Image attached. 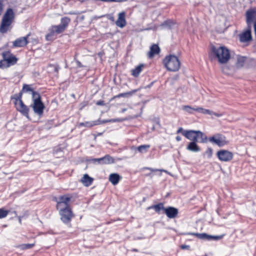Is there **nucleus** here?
Returning <instances> with one entry per match:
<instances>
[{
	"mask_svg": "<svg viewBox=\"0 0 256 256\" xmlns=\"http://www.w3.org/2000/svg\"><path fill=\"white\" fill-rule=\"evenodd\" d=\"M245 58L244 57H238L236 62L237 66L238 67L242 66L244 62H245Z\"/></svg>",
	"mask_w": 256,
	"mask_h": 256,
	"instance_id": "obj_33",
	"label": "nucleus"
},
{
	"mask_svg": "<svg viewBox=\"0 0 256 256\" xmlns=\"http://www.w3.org/2000/svg\"><path fill=\"white\" fill-rule=\"evenodd\" d=\"M163 63L169 71L176 72L180 68V62L178 57L174 55H170L165 58Z\"/></svg>",
	"mask_w": 256,
	"mask_h": 256,
	"instance_id": "obj_3",
	"label": "nucleus"
},
{
	"mask_svg": "<svg viewBox=\"0 0 256 256\" xmlns=\"http://www.w3.org/2000/svg\"><path fill=\"white\" fill-rule=\"evenodd\" d=\"M184 235H190L196 236L198 238L201 240H210V238H211V235L208 234L206 233H196V232H185L183 234Z\"/></svg>",
	"mask_w": 256,
	"mask_h": 256,
	"instance_id": "obj_16",
	"label": "nucleus"
},
{
	"mask_svg": "<svg viewBox=\"0 0 256 256\" xmlns=\"http://www.w3.org/2000/svg\"><path fill=\"white\" fill-rule=\"evenodd\" d=\"M181 134L188 140H190L186 146V150L190 152H198L201 150L200 147L198 145V142L206 143L208 136L206 135L199 130H185L182 127L178 128L176 134Z\"/></svg>",
	"mask_w": 256,
	"mask_h": 256,
	"instance_id": "obj_1",
	"label": "nucleus"
},
{
	"mask_svg": "<svg viewBox=\"0 0 256 256\" xmlns=\"http://www.w3.org/2000/svg\"><path fill=\"white\" fill-rule=\"evenodd\" d=\"M199 107H196V108H193L190 106L186 105V106H183L182 109L186 111V112H188V114H192L194 113V111L197 112L196 109L198 108Z\"/></svg>",
	"mask_w": 256,
	"mask_h": 256,
	"instance_id": "obj_26",
	"label": "nucleus"
},
{
	"mask_svg": "<svg viewBox=\"0 0 256 256\" xmlns=\"http://www.w3.org/2000/svg\"><path fill=\"white\" fill-rule=\"evenodd\" d=\"M126 108H122L121 110H120V112L121 113H124V112L126 111Z\"/></svg>",
	"mask_w": 256,
	"mask_h": 256,
	"instance_id": "obj_51",
	"label": "nucleus"
},
{
	"mask_svg": "<svg viewBox=\"0 0 256 256\" xmlns=\"http://www.w3.org/2000/svg\"><path fill=\"white\" fill-rule=\"evenodd\" d=\"M224 236V234H222L220 236H212L211 238H210V240H220L222 239Z\"/></svg>",
	"mask_w": 256,
	"mask_h": 256,
	"instance_id": "obj_35",
	"label": "nucleus"
},
{
	"mask_svg": "<svg viewBox=\"0 0 256 256\" xmlns=\"http://www.w3.org/2000/svg\"><path fill=\"white\" fill-rule=\"evenodd\" d=\"M70 22V19L68 18H64L62 19V24L66 28L68 24Z\"/></svg>",
	"mask_w": 256,
	"mask_h": 256,
	"instance_id": "obj_34",
	"label": "nucleus"
},
{
	"mask_svg": "<svg viewBox=\"0 0 256 256\" xmlns=\"http://www.w3.org/2000/svg\"><path fill=\"white\" fill-rule=\"evenodd\" d=\"M127 120L126 118H112V119H108L102 120V122L104 124L108 123V122H122Z\"/></svg>",
	"mask_w": 256,
	"mask_h": 256,
	"instance_id": "obj_27",
	"label": "nucleus"
},
{
	"mask_svg": "<svg viewBox=\"0 0 256 256\" xmlns=\"http://www.w3.org/2000/svg\"><path fill=\"white\" fill-rule=\"evenodd\" d=\"M197 112L203 114H208L209 115L212 116L213 112L208 109H204L202 108H200L196 109Z\"/></svg>",
	"mask_w": 256,
	"mask_h": 256,
	"instance_id": "obj_30",
	"label": "nucleus"
},
{
	"mask_svg": "<svg viewBox=\"0 0 256 256\" xmlns=\"http://www.w3.org/2000/svg\"><path fill=\"white\" fill-rule=\"evenodd\" d=\"M76 62L77 64V66L78 67L81 68L82 66V65L81 64V63L78 60H76Z\"/></svg>",
	"mask_w": 256,
	"mask_h": 256,
	"instance_id": "obj_47",
	"label": "nucleus"
},
{
	"mask_svg": "<svg viewBox=\"0 0 256 256\" xmlns=\"http://www.w3.org/2000/svg\"><path fill=\"white\" fill-rule=\"evenodd\" d=\"M95 124H96V123L94 124L93 121L85 122H80L78 126L79 127L85 126L86 128H91L93 126H94Z\"/></svg>",
	"mask_w": 256,
	"mask_h": 256,
	"instance_id": "obj_29",
	"label": "nucleus"
},
{
	"mask_svg": "<svg viewBox=\"0 0 256 256\" xmlns=\"http://www.w3.org/2000/svg\"><path fill=\"white\" fill-rule=\"evenodd\" d=\"M65 29L66 28H64V26H63L62 24H60L58 26H52L50 30H52V33H54V34H58L63 32Z\"/></svg>",
	"mask_w": 256,
	"mask_h": 256,
	"instance_id": "obj_22",
	"label": "nucleus"
},
{
	"mask_svg": "<svg viewBox=\"0 0 256 256\" xmlns=\"http://www.w3.org/2000/svg\"><path fill=\"white\" fill-rule=\"evenodd\" d=\"M126 14L122 12L118 14V18L116 22V24L121 28H124L126 25Z\"/></svg>",
	"mask_w": 256,
	"mask_h": 256,
	"instance_id": "obj_15",
	"label": "nucleus"
},
{
	"mask_svg": "<svg viewBox=\"0 0 256 256\" xmlns=\"http://www.w3.org/2000/svg\"><path fill=\"white\" fill-rule=\"evenodd\" d=\"M32 103L30 107L32 108L36 115L41 117L44 114L45 105L42 101L41 97H32Z\"/></svg>",
	"mask_w": 256,
	"mask_h": 256,
	"instance_id": "obj_6",
	"label": "nucleus"
},
{
	"mask_svg": "<svg viewBox=\"0 0 256 256\" xmlns=\"http://www.w3.org/2000/svg\"><path fill=\"white\" fill-rule=\"evenodd\" d=\"M160 48L157 44H154L150 48V50L148 54V57L152 58L155 54H158Z\"/></svg>",
	"mask_w": 256,
	"mask_h": 256,
	"instance_id": "obj_17",
	"label": "nucleus"
},
{
	"mask_svg": "<svg viewBox=\"0 0 256 256\" xmlns=\"http://www.w3.org/2000/svg\"><path fill=\"white\" fill-rule=\"evenodd\" d=\"M19 222H21V220H20V218H19Z\"/></svg>",
	"mask_w": 256,
	"mask_h": 256,
	"instance_id": "obj_55",
	"label": "nucleus"
},
{
	"mask_svg": "<svg viewBox=\"0 0 256 256\" xmlns=\"http://www.w3.org/2000/svg\"><path fill=\"white\" fill-rule=\"evenodd\" d=\"M72 198V196L69 194H64L60 196L58 198V200L57 201L56 208H62V207H70V202Z\"/></svg>",
	"mask_w": 256,
	"mask_h": 256,
	"instance_id": "obj_10",
	"label": "nucleus"
},
{
	"mask_svg": "<svg viewBox=\"0 0 256 256\" xmlns=\"http://www.w3.org/2000/svg\"><path fill=\"white\" fill-rule=\"evenodd\" d=\"M166 208L164 206V204L162 202H160L156 204H154L146 208L147 210H150L151 209H153L154 210L156 213L158 214H161V211L162 210L164 212V210H166Z\"/></svg>",
	"mask_w": 256,
	"mask_h": 256,
	"instance_id": "obj_14",
	"label": "nucleus"
},
{
	"mask_svg": "<svg viewBox=\"0 0 256 256\" xmlns=\"http://www.w3.org/2000/svg\"><path fill=\"white\" fill-rule=\"evenodd\" d=\"M256 15V13L254 11H248L246 13V22L248 24H250Z\"/></svg>",
	"mask_w": 256,
	"mask_h": 256,
	"instance_id": "obj_24",
	"label": "nucleus"
},
{
	"mask_svg": "<svg viewBox=\"0 0 256 256\" xmlns=\"http://www.w3.org/2000/svg\"><path fill=\"white\" fill-rule=\"evenodd\" d=\"M176 141L178 142H180L182 140V138L179 136H177L176 137Z\"/></svg>",
	"mask_w": 256,
	"mask_h": 256,
	"instance_id": "obj_46",
	"label": "nucleus"
},
{
	"mask_svg": "<svg viewBox=\"0 0 256 256\" xmlns=\"http://www.w3.org/2000/svg\"><path fill=\"white\" fill-rule=\"evenodd\" d=\"M118 96H124V94H118Z\"/></svg>",
	"mask_w": 256,
	"mask_h": 256,
	"instance_id": "obj_52",
	"label": "nucleus"
},
{
	"mask_svg": "<svg viewBox=\"0 0 256 256\" xmlns=\"http://www.w3.org/2000/svg\"><path fill=\"white\" fill-rule=\"evenodd\" d=\"M34 244H24L23 246H24V248L30 249V248H32L34 246Z\"/></svg>",
	"mask_w": 256,
	"mask_h": 256,
	"instance_id": "obj_40",
	"label": "nucleus"
},
{
	"mask_svg": "<svg viewBox=\"0 0 256 256\" xmlns=\"http://www.w3.org/2000/svg\"><path fill=\"white\" fill-rule=\"evenodd\" d=\"M14 18V14L11 8L8 9L3 16L0 26V32L2 33H6L7 32L12 23Z\"/></svg>",
	"mask_w": 256,
	"mask_h": 256,
	"instance_id": "obj_4",
	"label": "nucleus"
},
{
	"mask_svg": "<svg viewBox=\"0 0 256 256\" xmlns=\"http://www.w3.org/2000/svg\"><path fill=\"white\" fill-rule=\"evenodd\" d=\"M150 148L149 144H144L138 146L137 150L140 153H145L148 152V149Z\"/></svg>",
	"mask_w": 256,
	"mask_h": 256,
	"instance_id": "obj_28",
	"label": "nucleus"
},
{
	"mask_svg": "<svg viewBox=\"0 0 256 256\" xmlns=\"http://www.w3.org/2000/svg\"><path fill=\"white\" fill-rule=\"evenodd\" d=\"M254 29L255 35L256 36V21L255 22L254 24Z\"/></svg>",
	"mask_w": 256,
	"mask_h": 256,
	"instance_id": "obj_50",
	"label": "nucleus"
},
{
	"mask_svg": "<svg viewBox=\"0 0 256 256\" xmlns=\"http://www.w3.org/2000/svg\"><path fill=\"white\" fill-rule=\"evenodd\" d=\"M212 51L220 64L226 63L230 58V50L224 46H212Z\"/></svg>",
	"mask_w": 256,
	"mask_h": 256,
	"instance_id": "obj_2",
	"label": "nucleus"
},
{
	"mask_svg": "<svg viewBox=\"0 0 256 256\" xmlns=\"http://www.w3.org/2000/svg\"><path fill=\"white\" fill-rule=\"evenodd\" d=\"M212 115H214L217 117H220L222 116V114L216 113L213 112Z\"/></svg>",
	"mask_w": 256,
	"mask_h": 256,
	"instance_id": "obj_45",
	"label": "nucleus"
},
{
	"mask_svg": "<svg viewBox=\"0 0 256 256\" xmlns=\"http://www.w3.org/2000/svg\"><path fill=\"white\" fill-rule=\"evenodd\" d=\"M134 251H136H136H137V250L136 249H134Z\"/></svg>",
	"mask_w": 256,
	"mask_h": 256,
	"instance_id": "obj_56",
	"label": "nucleus"
},
{
	"mask_svg": "<svg viewBox=\"0 0 256 256\" xmlns=\"http://www.w3.org/2000/svg\"><path fill=\"white\" fill-rule=\"evenodd\" d=\"M144 68V64H140L139 66H137L134 69L132 70V75L135 77L138 76Z\"/></svg>",
	"mask_w": 256,
	"mask_h": 256,
	"instance_id": "obj_25",
	"label": "nucleus"
},
{
	"mask_svg": "<svg viewBox=\"0 0 256 256\" xmlns=\"http://www.w3.org/2000/svg\"><path fill=\"white\" fill-rule=\"evenodd\" d=\"M216 156L221 162H228L233 158L232 152L225 150H220L217 152Z\"/></svg>",
	"mask_w": 256,
	"mask_h": 256,
	"instance_id": "obj_9",
	"label": "nucleus"
},
{
	"mask_svg": "<svg viewBox=\"0 0 256 256\" xmlns=\"http://www.w3.org/2000/svg\"><path fill=\"white\" fill-rule=\"evenodd\" d=\"M240 40L242 42H246L250 40H252L250 30H248L242 34H240Z\"/></svg>",
	"mask_w": 256,
	"mask_h": 256,
	"instance_id": "obj_18",
	"label": "nucleus"
},
{
	"mask_svg": "<svg viewBox=\"0 0 256 256\" xmlns=\"http://www.w3.org/2000/svg\"><path fill=\"white\" fill-rule=\"evenodd\" d=\"M206 153L208 158H211L212 154V149L210 148H208L206 150Z\"/></svg>",
	"mask_w": 256,
	"mask_h": 256,
	"instance_id": "obj_36",
	"label": "nucleus"
},
{
	"mask_svg": "<svg viewBox=\"0 0 256 256\" xmlns=\"http://www.w3.org/2000/svg\"><path fill=\"white\" fill-rule=\"evenodd\" d=\"M208 140L220 147L222 146L228 144L226 140V137L222 134H216L208 138Z\"/></svg>",
	"mask_w": 256,
	"mask_h": 256,
	"instance_id": "obj_8",
	"label": "nucleus"
},
{
	"mask_svg": "<svg viewBox=\"0 0 256 256\" xmlns=\"http://www.w3.org/2000/svg\"><path fill=\"white\" fill-rule=\"evenodd\" d=\"M102 134H103L102 132H99L97 136H102Z\"/></svg>",
	"mask_w": 256,
	"mask_h": 256,
	"instance_id": "obj_54",
	"label": "nucleus"
},
{
	"mask_svg": "<svg viewBox=\"0 0 256 256\" xmlns=\"http://www.w3.org/2000/svg\"><path fill=\"white\" fill-rule=\"evenodd\" d=\"M22 92H30L29 94H32V96H40L39 94L37 92H34L32 89V88L30 85H26V84L24 85L23 86Z\"/></svg>",
	"mask_w": 256,
	"mask_h": 256,
	"instance_id": "obj_23",
	"label": "nucleus"
},
{
	"mask_svg": "<svg viewBox=\"0 0 256 256\" xmlns=\"http://www.w3.org/2000/svg\"><path fill=\"white\" fill-rule=\"evenodd\" d=\"M172 22L170 21H166L161 24V26H167L169 28L172 24Z\"/></svg>",
	"mask_w": 256,
	"mask_h": 256,
	"instance_id": "obj_39",
	"label": "nucleus"
},
{
	"mask_svg": "<svg viewBox=\"0 0 256 256\" xmlns=\"http://www.w3.org/2000/svg\"><path fill=\"white\" fill-rule=\"evenodd\" d=\"M190 248V246L188 245L182 244L180 246V248L182 250L188 249V250Z\"/></svg>",
	"mask_w": 256,
	"mask_h": 256,
	"instance_id": "obj_43",
	"label": "nucleus"
},
{
	"mask_svg": "<svg viewBox=\"0 0 256 256\" xmlns=\"http://www.w3.org/2000/svg\"><path fill=\"white\" fill-rule=\"evenodd\" d=\"M29 36V34H28L26 36L22 37L16 40L13 42L14 46L22 47L26 46L28 43V38Z\"/></svg>",
	"mask_w": 256,
	"mask_h": 256,
	"instance_id": "obj_13",
	"label": "nucleus"
},
{
	"mask_svg": "<svg viewBox=\"0 0 256 256\" xmlns=\"http://www.w3.org/2000/svg\"><path fill=\"white\" fill-rule=\"evenodd\" d=\"M94 178L90 176L88 174H85L81 179V182L86 186H88L92 184Z\"/></svg>",
	"mask_w": 256,
	"mask_h": 256,
	"instance_id": "obj_20",
	"label": "nucleus"
},
{
	"mask_svg": "<svg viewBox=\"0 0 256 256\" xmlns=\"http://www.w3.org/2000/svg\"><path fill=\"white\" fill-rule=\"evenodd\" d=\"M96 104L98 106H104L105 104L104 102L102 100L97 101Z\"/></svg>",
	"mask_w": 256,
	"mask_h": 256,
	"instance_id": "obj_42",
	"label": "nucleus"
},
{
	"mask_svg": "<svg viewBox=\"0 0 256 256\" xmlns=\"http://www.w3.org/2000/svg\"><path fill=\"white\" fill-rule=\"evenodd\" d=\"M255 139L256 140V136L255 137Z\"/></svg>",
	"mask_w": 256,
	"mask_h": 256,
	"instance_id": "obj_57",
	"label": "nucleus"
},
{
	"mask_svg": "<svg viewBox=\"0 0 256 256\" xmlns=\"http://www.w3.org/2000/svg\"><path fill=\"white\" fill-rule=\"evenodd\" d=\"M122 177L116 173L111 174L109 176L110 182L114 186L117 184Z\"/></svg>",
	"mask_w": 256,
	"mask_h": 256,
	"instance_id": "obj_19",
	"label": "nucleus"
},
{
	"mask_svg": "<svg viewBox=\"0 0 256 256\" xmlns=\"http://www.w3.org/2000/svg\"><path fill=\"white\" fill-rule=\"evenodd\" d=\"M88 105L87 102H84L80 104V110H82L84 106Z\"/></svg>",
	"mask_w": 256,
	"mask_h": 256,
	"instance_id": "obj_44",
	"label": "nucleus"
},
{
	"mask_svg": "<svg viewBox=\"0 0 256 256\" xmlns=\"http://www.w3.org/2000/svg\"><path fill=\"white\" fill-rule=\"evenodd\" d=\"M164 214L169 218H174L178 214V210L175 207L169 206L164 210Z\"/></svg>",
	"mask_w": 256,
	"mask_h": 256,
	"instance_id": "obj_12",
	"label": "nucleus"
},
{
	"mask_svg": "<svg viewBox=\"0 0 256 256\" xmlns=\"http://www.w3.org/2000/svg\"><path fill=\"white\" fill-rule=\"evenodd\" d=\"M59 212L60 219L64 224H70L74 214L70 207H62V208H56Z\"/></svg>",
	"mask_w": 256,
	"mask_h": 256,
	"instance_id": "obj_5",
	"label": "nucleus"
},
{
	"mask_svg": "<svg viewBox=\"0 0 256 256\" xmlns=\"http://www.w3.org/2000/svg\"><path fill=\"white\" fill-rule=\"evenodd\" d=\"M2 10V4L0 2V14H1Z\"/></svg>",
	"mask_w": 256,
	"mask_h": 256,
	"instance_id": "obj_49",
	"label": "nucleus"
},
{
	"mask_svg": "<svg viewBox=\"0 0 256 256\" xmlns=\"http://www.w3.org/2000/svg\"><path fill=\"white\" fill-rule=\"evenodd\" d=\"M101 164H108L114 162V158L109 154H106L102 158Z\"/></svg>",
	"mask_w": 256,
	"mask_h": 256,
	"instance_id": "obj_21",
	"label": "nucleus"
},
{
	"mask_svg": "<svg viewBox=\"0 0 256 256\" xmlns=\"http://www.w3.org/2000/svg\"><path fill=\"white\" fill-rule=\"evenodd\" d=\"M95 124V126L99 125V124H104L103 122H102V120H101L100 118L93 121Z\"/></svg>",
	"mask_w": 256,
	"mask_h": 256,
	"instance_id": "obj_41",
	"label": "nucleus"
},
{
	"mask_svg": "<svg viewBox=\"0 0 256 256\" xmlns=\"http://www.w3.org/2000/svg\"><path fill=\"white\" fill-rule=\"evenodd\" d=\"M54 35V33H52V31L50 30V32L46 36V38L47 40H50L52 39V36Z\"/></svg>",
	"mask_w": 256,
	"mask_h": 256,
	"instance_id": "obj_38",
	"label": "nucleus"
},
{
	"mask_svg": "<svg viewBox=\"0 0 256 256\" xmlns=\"http://www.w3.org/2000/svg\"><path fill=\"white\" fill-rule=\"evenodd\" d=\"M4 62L3 60H2L0 61V68H2L4 66Z\"/></svg>",
	"mask_w": 256,
	"mask_h": 256,
	"instance_id": "obj_48",
	"label": "nucleus"
},
{
	"mask_svg": "<svg viewBox=\"0 0 256 256\" xmlns=\"http://www.w3.org/2000/svg\"><path fill=\"white\" fill-rule=\"evenodd\" d=\"M11 98L12 99H14V104L16 110L20 112L22 116L29 119L30 108L24 103L22 97Z\"/></svg>",
	"mask_w": 256,
	"mask_h": 256,
	"instance_id": "obj_7",
	"label": "nucleus"
},
{
	"mask_svg": "<svg viewBox=\"0 0 256 256\" xmlns=\"http://www.w3.org/2000/svg\"><path fill=\"white\" fill-rule=\"evenodd\" d=\"M134 92V91L130 92H128L127 94H132Z\"/></svg>",
	"mask_w": 256,
	"mask_h": 256,
	"instance_id": "obj_53",
	"label": "nucleus"
},
{
	"mask_svg": "<svg viewBox=\"0 0 256 256\" xmlns=\"http://www.w3.org/2000/svg\"><path fill=\"white\" fill-rule=\"evenodd\" d=\"M102 158H92L90 160H89V161H91L94 163H96V162H98V164H102Z\"/></svg>",
	"mask_w": 256,
	"mask_h": 256,
	"instance_id": "obj_37",
	"label": "nucleus"
},
{
	"mask_svg": "<svg viewBox=\"0 0 256 256\" xmlns=\"http://www.w3.org/2000/svg\"><path fill=\"white\" fill-rule=\"evenodd\" d=\"M9 213V210H6L4 208H0V219L6 218Z\"/></svg>",
	"mask_w": 256,
	"mask_h": 256,
	"instance_id": "obj_32",
	"label": "nucleus"
},
{
	"mask_svg": "<svg viewBox=\"0 0 256 256\" xmlns=\"http://www.w3.org/2000/svg\"><path fill=\"white\" fill-rule=\"evenodd\" d=\"M48 68L49 72H54L56 73H58V68L57 66L54 64H49Z\"/></svg>",
	"mask_w": 256,
	"mask_h": 256,
	"instance_id": "obj_31",
	"label": "nucleus"
},
{
	"mask_svg": "<svg viewBox=\"0 0 256 256\" xmlns=\"http://www.w3.org/2000/svg\"><path fill=\"white\" fill-rule=\"evenodd\" d=\"M2 55L4 62H6L8 64L6 66V67L16 64L18 60V59L15 57V56L10 52H4L2 53Z\"/></svg>",
	"mask_w": 256,
	"mask_h": 256,
	"instance_id": "obj_11",
	"label": "nucleus"
}]
</instances>
